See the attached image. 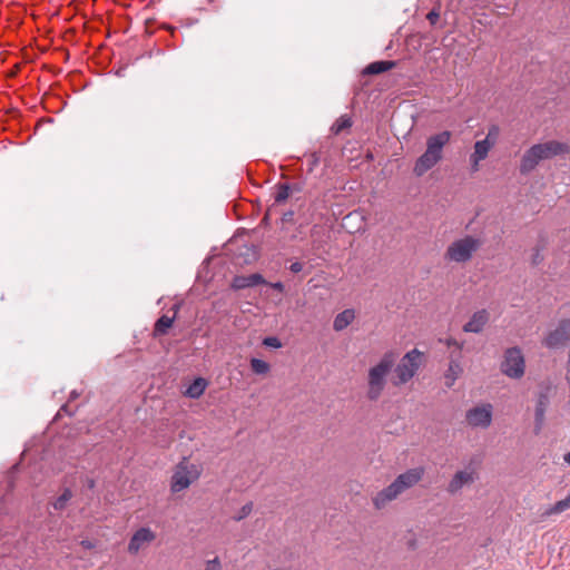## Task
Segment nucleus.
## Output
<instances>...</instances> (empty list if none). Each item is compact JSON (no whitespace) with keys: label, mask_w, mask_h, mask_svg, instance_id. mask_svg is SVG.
I'll return each instance as SVG.
<instances>
[{"label":"nucleus","mask_w":570,"mask_h":570,"mask_svg":"<svg viewBox=\"0 0 570 570\" xmlns=\"http://www.w3.org/2000/svg\"><path fill=\"white\" fill-rule=\"evenodd\" d=\"M569 151V145L558 140H548L546 142L535 144L522 156L520 161V173L523 175L529 174L541 160L551 159L556 156L568 154Z\"/></svg>","instance_id":"1"},{"label":"nucleus","mask_w":570,"mask_h":570,"mask_svg":"<svg viewBox=\"0 0 570 570\" xmlns=\"http://www.w3.org/2000/svg\"><path fill=\"white\" fill-rule=\"evenodd\" d=\"M451 137L452 134L449 130L428 137L426 149L414 164L413 173L417 177L423 176L443 158V149L450 142Z\"/></svg>","instance_id":"2"},{"label":"nucleus","mask_w":570,"mask_h":570,"mask_svg":"<svg viewBox=\"0 0 570 570\" xmlns=\"http://www.w3.org/2000/svg\"><path fill=\"white\" fill-rule=\"evenodd\" d=\"M423 474V468L410 469L406 472L400 474L392 484H390L386 489L382 490L374 497L373 503L375 508H384L387 502L394 500L406 489L416 484L422 479Z\"/></svg>","instance_id":"3"},{"label":"nucleus","mask_w":570,"mask_h":570,"mask_svg":"<svg viewBox=\"0 0 570 570\" xmlns=\"http://www.w3.org/2000/svg\"><path fill=\"white\" fill-rule=\"evenodd\" d=\"M395 358L396 355L394 352H387L383 355L379 364L370 368L367 397L371 401H375L380 397L385 386V376L391 371Z\"/></svg>","instance_id":"4"},{"label":"nucleus","mask_w":570,"mask_h":570,"mask_svg":"<svg viewBox=\"0 0 570 570\" xmlns=\"http://www.w3.org/2000/svg\"><path fill=\"white\" fill-rule=\"evenodd\" d=\"M200 474L202 469L199 465L191 463L187 458H183V460L176 464L170 479L171 492L178 493L189 488L190 484L199 479Z\"/></svg>","instance_id":"5"},{"label":"nucleus","mask_w":570,"mask_h":570,"mask_svg":"<svg viewBox=\"0 0 570 570\" xmlns=\"http://www.w3.org/2000/svg\"><path fill=\"white\" fill-rule=\"evenodd\" d=\"M422 356L416 348L407 352L395 367L392 383L396 386L407 383L419 370Z\"/></svg>","instance_id":"6"},{"label":"nucleus","mask_w":570,"mask_h":570,"mask_svg":"<svg viewBox=\"0 0 570 570\" xmlns=\"http://www.w3.org/2000/svg\"><path fill=\"white\" fill-rule=\"evenodd\" d=\"M481 242L472 236L454 240L445 250L444 257L450 262L465 263L479 249Z\"/></svg>","instance_id":"7"},{"label":"nucleus","mask_w":570,"mask_h":570,"mask_svg":"<svg viewBox=\"0 0 570 570\" xmlns=\"http://www.w3.org/2000/svg\"><path fill=\"white\" fill-rule=\"evenodd\" d=\"M524 358L518 347L508 348L501 364V371L509 377L520 379L524 374Z\"/></svg>","instance_id":"8"},{"label":"nucleus","mask_w":570,"mask_h":570,"mask_svg":"<svg viewBox=\"0 0 570 570\" xmlns=\"http://www.w3.org/2000/svg\"><path fill=\"white\" fill-rule=\"evenodd\" d=\"M568 341H570V320H564L546 336L543 344L549 348H556L564 345Z\"/></svg>","instance_id":"9"},{"label":"nucleus","mask_w":570,"mask_h":570,"mask_svg":"<svg viewBox=\"0 0 570 570\" xmlns=\"http://www.w3.org/2000/svg\"><path fill=\"white\" fill-rule=\"evenodd\" d=\"M156 539V533L149 528L138 529L131 537L128 544V552L131 554L138 553V551Z\"/></svg>","instance_id":"10"},{"label":"nucleus","mask_w":570,"mask_h":570,"mask_svg":"<svg viewBox=\"0 0 570 570\" xmlns=\"http://www.w3.org/2000/svg\"><path fill=\"white\" fill-rule=\"evenodd\" d=\"M466 421L471 426H488L491 423V405L470 410L466 414Z\"/></svg>","instance_id":"11"},{"label":"nucleus","mask_w":570,"mask_h":570,"mask_svg":"<svg viewBox=\"0 0 570 570\" xmlns=\"http://www.w3.org/2000/svg\"><path fill=\"white\" fill-rule=\"evenodd\" d=\"M261 284H267L266 281L264 279V277L258 274V273H254V274H250V275H237L233 278L232 281V288L233 289H244V288H247V287H253V286H256V285H261Z\"/></svg>","instance_id":"12"},{"label":"nucleus","mask_w":570,"mask_h":570,"mask_svg":"<svg viewBox=\"0 0 570 570\" xmlns=\"http://www.w3.org/2000/svg\"><path fill=\"white\" fill-rule=\"evenodd\" d=\"M489 321V313L485 309L475 312L470 321L463 326V331L468 333H479Z\"/></svg>","instance_id":"13"},{"label":"nucleus","mask_w":570,"mask_h":570,"mask_svg":"<svg viewBox=\"0 0 570 570\" xmlns=\"http://www.w3.org/2000/svg\"><path fill=\"white\" fill-rule=\"evenodd\" d=\"M476 478V472L471 471H459L455 473L453 479L450 481L448 490L451 493L459 491L464 484L472 483Z\"/></svg>","instance_id":"14"},{"label":"nucleus","mask_w":570,"mask_h":570,"mask_svg":"<svg viewBox=\"0 0 570 570\" xmlns=\"http://www.w3.org/2000/svg\"><path fill=\"white\" fill-rule=\"evenodd\" d=\"M491 148L492 146L488 141L479 140L475 142L474 151L470 157L473 171L479 170V163L487 158Z\"/></svg>","instance_id":"15"},{"label":"nucleus","mask_w":570,"mask_h":570,"mask_svg":"<svg viewBox=\"0 0 570 570\" xmlns=\"http://www.w3.org/2000/svg\"><path fill=\"white\" fill-rule=\"evenodd\" d=\"M208 385V382L203 377H197L194 380V382L187 387V390L184 392V395L190 397V399H199L206 387Z\"/></svg>","instance_id":"16"},{"label":"nucleus","mask_w":570,"mask_h":570,"mask_svg":"<svg viewBox=\"0 0 570 570\" xmlns=\"http://www.w3.org/2000/svg\"><path fill=\"white\" fill-rule=\"evenodd\" d=\"M355 318V313L353 309H345L336 315L334 318L333 327L335 331L340 332L346 328Z\"/></svg>","instance_id":"17"},{"label":"nucleus","mask_w":570,"mask_h":570,"mask_svg":"<svg viewBox=\"0 0 570 570\" xmlns=\"http://www.w3.org/2000/svg\"><path fill=\"white\" fill-rule=\"evenodd\" d=\"M395 61H375L365 67L363 73L365 75H379L389 71L395 67Z\"/></svg>","instance_id":"18"},{"label":"nucleus","mask_w":570,"mask_h":570,"mask_svg":"<svg viewBox=\"0 0 570 570\" xmlns=\"http://www.w3.org/2000/svg\"><path fill=\"white\" fill-rule=\"evenodd\" d=\"M570 509V494L563 499V500H560L558 501L556 504L551 505L550 508H548L542 514H541V519H546L552 514H559V513H562L564 512L566 510Z\"/></svg>","instance_id":"19"},{"label":"nucleus","mask_w":570,"mask_h":570,"mask_svg":"<svg viewBox=\"0 0 570 570\" xmlns=\"http://www.w3.org/2000/svg\"><path fill=\"white\" fill-rule=\"evenodd\" d=\"M175 316L163 315L157 320L154 327L155 335H165L173 326Z\"/></svg>","instance_id":"20"},{"label":"nucleus","mask_w":570,"mask_h":570,"mask_svg":"<svg viewBox=\"0 0 570 570\" xmlns=\"http://www.w3.org/2000/svg\"><path fill=\"white\" fill-rule=\"evenodd\" d=\"M461 373L462 367L460 366V364L455 361H451L445 374V385L448 387H451Z\"/></svg>","instance_id":"21"},{"label":"nucleus","mask_w":570,"mask_h":570,"mask_svg":"<svg viewBox=\"0 0 570 570\" xmlns=\"http://www.w3.org/2000/svg\"><path fill=\"white\" fill-rule=\"evenodd\" d=\"M353 121L352 118L347 115H343L340 118L336 119V121L331 127V131L334 135H338L344 130H347L352 127Z\"/></svg>","instance_id":"22"},{"label":"nucleus","mask_w":570,"mask_h":570,"mask_svg":"<svg viewBox=\"0 0 570 570\" xmlns=\"http://www.w3.org/2000/svg\"><path fill=\"white\" fill-rule=\"evenodd\" d=\"M289 195H291L289 186L287 184H278L276 186L274 199L276 203H284L285 200H287Z\"/></svg>","instance_id":"23"},{"label":"nucleus","mask_w":570,"mask_h":570,"mask_svg":"<svg viewBox=\"0 0 570 570\" xmlns=\"http://www.w3.org/2000/svg\"><path fill=\"white\" fill-rule=\"evenodd\" d=\"M250 368L256 374H266L269 371V364L259 358H252Z\"/></svg>","instance_id":"24"},{"label":"nucleus","mask_w":570,"mask_h":570,"mask_svg":"<svg viewBox=\"0 0 570 570\" xmlns=\"http://www.w3.org/2000/svg\"><path fill=\"white\" fill-rule=\"evenodd\" d=\"M72 493L69 489H65L61 495L57 498V500L53 502V508L56 510H63L68 503V501L71 499Z\"/></svg>","instance_id":"25"},{"label":"nucleus","mask_w":570,"mask_h":570,"mask_svg":"<svg viewBox=\"0 0 570 570\" xmlns=\"http://www.w3.org/2000/svg\"><path fill=\"white\" fill-rule=\"evenodd\" d=\"M500 135V128L497 125H492L489 128L487 137L483 139L484 141H488L492 147L495 145L498 137Z\"/></svg>","instance_id":"26"},{"label":"nucleus","mask_w":570,"mask_h":570,"mask_svg":"<svg viewBox=\"0 0 570 570\" xmlns=\"http://www.w3.org/2000/svg\"><path fill=\"white\" fill-rule=\"evenodd\" d=\"M546 404H547V396L546 395H541L540 400H539V404H538L537 411H535V415H537V420L538 421H541L542 417H543V412H544Z\"/></svg>","instance_id":"27"},{"label":"nucleus","mask_w":570,"mask_h":570,"mask_svg":"<svg viewBox=\"0 0 570 570\" xmlns=\"http://www.w3.org/2000/svg\"><path fill=\"white\" fill-rule=\"evenodd\" d=\"M542 248H543V246L542 247L538 246V247L534 248V253H533L532 258H531L532 265L535 266V265H539L542 262V259H543V257L541 255Z\"/></svg>","instance_id":"28"},{"label":"nucleus","mask_w":570,"mask_h":570,"mask_svg":"<svg viewBox=\"0 0 570 570\" xmlns=\"http://www.w3.org/2000/svg\"><path fill=\"white\" fill-rule=\"evenodd\" d=\"M263 344L266 345V346L275 347V348H278V347L282 346L279 340L277 337H274V336L266 337L263 341Z\"/></svg>","instance_id":"29"},{"label":"nucleus","mask_w":570,"mask_h":570,"mask_svg":"<svg viewBox=\"0 0 570 570\" xmlns=\"http://www.w3.org/2000/svg\"><path fill=\"white\" fill-rule=\"evenodd\" d=\"M206 570H220V562L218 558H215L214 560L208 561Z\"/></svg>","instance_id":"30"},{"label":"nucleus","mask_w":570,"mask_h":570,"mask_svg":"<svg viewBox=\"0 0 570 570\" xmlns=\"http://www.w3.org/2000/svg\"><path fill=\"white\" fill-rule=\"evenodd\" d=\"M253 509L252 503H247L242 508V514L237 518V520L243 519L244 517L248 515Z\"/></svg>","instance_id":"31"},{"label":"nucleus","mask_w":570,"mask_h":570,"mask_svg":"<svg viewBox=\"0 0 570 570\" xmlns=\"http://www.w3.org/2000/svg\"><path fill=\"white\" fill-rule=\"evenodd\" d=\"M273 289L279 292V293H283L285 291V287L283 285V283L281 282H276V283H269L268 284Z\"/></svg>","instance_id":"32"},{"label":"nucleus","mask_w":570,"mask_h":570,"mask_svg":"<svg viewBox=\"0 0 570 570\" xmlns=\"http://www.w3.org/2000/svg\"><path fill=\"white\" fill-rule=\"evenodd\" d=\"M291 272L299 273L303 269V264L299 262H295L289 266Z\"/></svg>","instance_id":"33"},{"label":"nucleus","mask_w":570,"mask_h":570,"mask_svg":"<svg viewBox=\"0 0 570 570\" xmlns=\"http://www.w3.org/2000/svg\"><path fill=\"white\" fill-rule=\"evenodd\" d=\"M446 344L448 346H455V348L460 352L462 350V344H459L456 341L454 340H448L446 341Z\"/></svg>","instance_id":"34"},{"label":"nucleus","mask_w":570,"mask_h":570,"mask_svg":"<svg viewBox=\"0 0 570 570\" xmlns=\"http://www.w3.org/2000/svg\"><path fill=\"white\" fill-rule=\"evenodd\" d=\"M566 380H567L568 384L570 385V364H567Z\"/></svg>","instance_id":"35"},{"label":"nucleus","mask_w":570,"mask_h":570,"mask_svg":"<svg viewBox=\"0 0 570 570\" xmlns=\"http://www.w3.org/2000/svg\"><path fill=\"white\" fill-rule=\"evenodd\" d=\"M564 461L570 464V452L564 455Z\"/></svg>","instance_id":"36"},{"label":"nucleus","mask_w":570,"mask_h":570,"mask_svg":"<svg viewBox=\"0 0 570 570\" xmlns=\"http://www.w3.org/2000/svg\"><path fill=\"white\" fill-rule=\"evenodd\" d=\"M428 18L432 20V19H434V18H438V14H436V13L431 12V13H429Z\"/></svg>","instance_id":"37"},{"label":"nucleus","mask_w":570,"mask_h":570,"mask_svg":"<svg viewBox=\"0 0 570 570\" xmlns=\"http://www.w3.org/2000/svg\"><path fill=\"white\" fill-rule=\"evenodd\" d=\"M166 29H167V30H170L171 32L174 31V28H173V27H170V26H167V27H166Z\"/></svg>","instance_id":"38"}]
</instances>
